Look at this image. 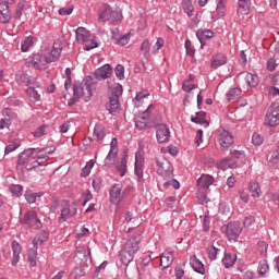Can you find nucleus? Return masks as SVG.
Masks as SVG:
<instances>
[{
	"label": "nucleus",
	"mask_w": 279,
	"mask_h": 279,
	"mask_svg": "<svg viewBox=\"0 0 279 279\" xmlns=\"http://www.w3.org/2000/svg\"><path fill=\"white\" fill-rule=\"evenodd\" d=\"M141 233H134L124 244L122 250L120 251L119 258L122 265H130L132 260H134V256H136V252L141 250Z\"/></svg>",
	"instance_id": "obj_1"
},
{
	"label": "nucleus",
	"mask_w": 279,
	"mask_h": 279,
	"mask_svg": "<svg viewBox=\"0 0 279 279\" xmlns=\"http://www.w3.org/2000/svg\"><path fill=\"white\" fill-rule=\"evenodd\" d=\"M156 110V105L150 104L147 109L134 119L135 128L137 130H151L158 125V121L151 120V114Z\"/></svg>",
	"instance_id": "obj_2"
},
{
	"label": "nucleus",
	"mask_w": 279,
	"mask_h": 279,
	"mask_svg": "<svg viewBox=\"0 0 279 279\" xmlns=\"http://www.w3.org/2000/svg\"><path fill=\"white\" fill-rule=\"evenodd\" d=\"M123 95V85L118 84L113 88L109 87V104L106 105V109L110 114H114V112H119L121 108V102H119V98Z\"/></svg>",
	"instance_id": "obj_3"
},
{
	"label": "nucleus",
	"mask_w": 279,
	"mask_h": 279,
	"mask_svg": "<svg viewBox=\"0 0 279 279\" xmlns=\"http://www.w3.org/2000/svg\"><path fill=\"white\" fill-rule=\"evenodd\" d=\"M75 34L77 43H82L83 45H85L86 51H90V49H96V47H99V45L95 40V36L90 34V31L84 27H78L75 31Z\"/></svg>",
	"instance_id": "obj_4"
},
{
	"label": "nucleus",
	"mask_w": 279,
	"mask_h": 279,
	"mask_svg": "<svg viewBox=\"0 0 279 279\" xmlns=\"http://www.w3.org/2000/svg\"><path fill=\"white\" fill-rule=\"evenodd\" d=\"M157 165V173L163 180H171L173 178V166H171V161L165 158L163 156L156 158Z\"/></svg>",
	"instance_id": "obj_5"
},
{
	"label": "nucleus",
	"mask_w": 279,
	"mask_h": 279,
	"mask_svg": "<svg viewBox=\"0 0 279 279\" xmlns=\"http://www.w3.org/2000/svg\"><path fill=\"white\" fill-rule=\"evenodd\" d=\"M221 231L225 232L229 241L236 243V241H239V236H241V232H243V227H241V222H229L227 226L221 228Z\"/></svg>",
	"instance_id": "obj_6"
},
{
	"label": "nucleus",
	"mask_w": 279,
	"mask_h": 279,
	"mask_svg": "<svg viewBox=\"0 0 279 279\" xmlns=\"http://www.w3.org/2000/svg\"><path fill=\"white\" fill-rule=\"evenodd\" d=\"M73 95L78 99H84V101H90L93 97V86L88 83H81L73 85Z\"/></svg>",
	"instance_id": "obj_7"
},
{
	"label": "nucleus",
	"mask_w": 279,
	"mask_h": 279,
	"mask_svg": "<svg viewBox=\"0 0 279 279\" xmlns=\"http://www.w3.org/2000/svg\"><path fill=\"white\" fill-rule=\"evenodd\" d=\"M12 5L14 0H0V23L8 25L12 21Z\"/></svg>",
	"instance_id": "obj_8"
},
{
	"label": "nucleus",
	"mask_w": 279,
	"mask_h": 279,
	"mask_svg": "<svg viewBox=\"0 0 279 279\" xmlns=\"http://www.w3.org/2000/svg\"><path fill=\"white\" fill-rule=\"evenodd\" d=\"M61 54H62V40L60 39H57L53 43L52 49H46L44 53L48 64H51V62H58V60H60Z\"/></svg>",
	"instance_id": "obj_9"
},
{
	"label": "nucleus",
	"mask_w": 279,
	"mask_h": 279,
	"mask_svg": "<svg viewBox=\"0 0 279 279\" xmlns=\"http://www.w3.org/2000/svg\"><path fill=\"white\" fill-rule=\"evenodd\" d=\"M98 21H100V23H106V21H110V23H119L121 22V13H119V11H113L110 5L105 4Z\"/></svg>",
	"instance_id": "obj_10"
},
{
	"label": "nucleus",
	"mask_w": 279,
	"mask_h": 279,
	"mask_svg": "<svg viewBox=\"0 0 279 279\" xmlns=\"http://www.w3.org/2000/svg\"><path fill=\"white\" fill-rule=\"evenodd\" d=\"M218 143L221 151H228L234 145V136L226 129H219Z\"/></svg>",
	"instance_id": "obj_11"
},
{
	"label": "nucleus",
	"mask_w": 279,
	"mask_h": 279,
	"mask_svg": "<svg viewBox=\"0 0 279 279\" xmlns=\"http://www.w3.org/2000/svg\"><path fill=\"white\" fill-rule=\"evenodd\" d=\"M265 125L269 128H276L279 125V105H271L265 116Z\"/></svg>",
	"instance_id": "obj_12"
},
{
	"label": "nucleus",
	"mask_w": 279,
	"mask_h": 279,
	"mask_svg": "<svg viewBox=\"0 0 279 279\" xmlns=\"http://www.w3.org/2000/svg\"><path fill=\"white\" fill-rule=\"evenodd\" d=\"M77 214V205L75 204H69V201L62 202V209H61V216L59 218V221H66L68 219H71V217H75Z\"/></svg>",
	"instance_id": "obj_13"
},
{
	"label": "nucleus",
	"mask_w": 279,
	"mask_h": 279,
	"mask_svg": "<svg viewBox=\"0 0 279 279\" xmlns=\"http://www.w3.org/2000/svg\"><path fill=\"white\" fill-rule=\"evenodd\" d=\"M28 66H34V69H38L39 71H45L49 61H47V57L45 54L35 53L32 56L31 60L27 61Z\"/></svg>",
	"instance_id": "obj_14"
},
{
	"label": "nucleus",
	"mask_w": 279,
	"mask_h": 279,
	"mask_svg": "<svg viewBox=\"0 0 279 279\" xmlns=\"http://www.w3.org/2000/svg\"><path fill=\"white\" fill-rule=\"evenodd\" d=\"M123 185L116 183L111 186L109 191L110 202L113 206H119L121 204V198L123 197Z\"/></svg>",
	"instance_id": "obj_15"
},
{
	"label": "nucleus",
	"mask_w": 279,
	"mask_h": 279,
	"mask_svg": "<svg viewBox=\"0 0 279 279\" xmlns=\"http://www.w3.org/2000/svg\"><path fill=\"white\" fill-rule=\"evenodd\" d=\"M23 223H26V226H29L31 228H36L37 230L43 228V223L34 210H29L24 215Z\"/></svg>",
	"instance_id": "obj_16"
},
{
	"label": "nucleus",
	"mask_w": 279,
	"mask_h": 279,
	"mask_svg": "<svg viewBox=\"0 0 279 279\" xmlns=\"http://www.w3.org/2000/svg\"><path fill=\"white\" fill-rule=\"evenodd\" d=\"M155 128H157L156 136L158 143H169V138H171V132L169 131V126H167L166 124H160V122H158Z\"/></svg>",
	"instance_id": "obj_17"
},
{
	"label": "nucleus",
	"mask_w": 279,
	"mask_h": 279,
	"mask_svg": "<svg viewBox=\"0 0 279 279\" xmlns=\"http://www.w3.org/2000/svg\"><path fill=\"white\" fill-rule=\"evenodd\" d=\"M15 81L19 84V86H39V83L36 81V78L32 81V77L25 72H19L15 75Z\"/></svg>",
	"instance_id": "obj_18"
},
{
	"label": "nucleus",
	"mask_w": 279,
	"mask_h": 279,
	"mask_svg": "<svg viewBox=\"0 0 279 279\" xmlns=\"http://www.w3.org/2000/svg\"><path fill=\"white\" fill-rule=\"evenodd\" d=\"M112 75V66L110 64H105L100 68H98L95 71V77L96 80H108Z\"/></svg>",
	"instance_id": "obj_19"
},
{
	"label": "nucleus",
	"mask_w": 279,
	"mask_h": 279,
	"mask_svg": "<svg viewBox=\"0 0 279 279\" xmlns=\"http://www.w3.org/2000/svg\"><path fill=\"white\" fill-rule=\"evenodd\" d=\"M228 63V57L225 53L218 52L211 57L210 66L211 69H219L223 64Z\"/></svg>",
	"instance_id": "obj_20"
},
{
	"label": "nucleus",
	"mask_w": 279,
	"mask_h": 279,
	"mask_svg": "<svg viewBox=\"0 0 279 279\" xmlns=\"http://www.w3.org/2000/svg\"><path fill=\"white\" fill-rule=\"evenodd\" d=\"M213 36H214V33L210 29H198L196 32V37L201 43V49H204V47H206V40H210Z\"/></svg>",
	"instance_id": "obj_21"
},
{
	"label": "nucleus",
	"mask_w": 279,
	"mask_h": 279,
	"mask_svg": "<svg viewBox=\"0 0 279 279\" xmlns=\"http://www.w3.org/2000/svg\"><path fill=\"white\" fill-rule=\"evenodd\" d=\"M11 247H12V252H13L11 265L13 267H16V265H19V260H21V252L23 248L21 247V244L19 242H16V240H14L11 243Z\"/></svg>",
	"instance_id": "obj_22"
},
{
	"label": "nucleus",
	"mask_w": 279,
	"mask_h": 279,
	"mask_svg": "<svg viewBox=\"0 0 279 279\" xmlns=\"http://www.w3.org/2000/svg\"><path fill=\"white\" fill-rule=\"evenodd\" d=\"M190 265L192 269L196 271V274H201V276H204L206 274V268L204 267L202 260L197 258V256L194 255L190 258Z\"/></svg>",
	"instance_id": "obj_23"
},
{
	"label": "nucleus",
	"mask_w": 279,
	"mask_h": 279,
	"mask_svg": "<svg viewBox=\"0 0 279 279\" xmlns=\"http://www.w3.org/2000/svg\"><path fill=\"white\" fill-rule=\"evenodd\" d=\"M206 111H198L195 116H191L192 123H197L198 125H203V128H208L210 123L206 120Z\"/></svg>",
	"instance_id": "obj_24"
},
{
	"label": "nucleus",
	"mask_w": 279,
	"mask_h": 279,
	"mask_svg": "<svg viewBox=\"0 0 279 279\" xmlns=\"http://www.w3.org/2000/svg\"><path fill=\"white\" fill-rule=\"evenodd\" d=\"M215 178L210 174H202L197 180V186L199 189H210L211 184H214Z\"/></svg>",
	"instance_id": "obj_25"
},
{
	"label": "nucleus",
	"mask_w": 279,
	"mask_h": 279,
	"mask_svg": "<svg viewBox=\"0 0 279 279\" xmlns=\"http://www.w3.org/2000/svg\"><path fill=\"white\" fill-rule=\"evenodd\" d=\"M34 149L35 148H27L24 151H22L19 157H17V167H23L25 166V162L34 156Z\"/></svg>",
	"instance_id": "obj_26"
},
{
	"label": "nucleus",
	"mask_w": 279,
	"mask_h": 279,
	"mask_svg": "<svg viewBox=\"0 0 279 279\" xmlns=\"http://www.w3.org/2000/svg\"><path fill=\"white\" fill-rule=\"evenodd\" d=\"M252 7V0H239L238 1V14L247 15Z\"/></svg>",
	"instance_id": "obj_27"
},
{
	"label": "nucleus",
	"mask_w": 279,
	"mask_h": 279,
	"mask_svg": "<svg viewBox=\"0 0 279 279\" xmlns=\"http://www.w3.org/2000/svg\"><path fill=\"white\" fill-rule=\"evenodd\" d=\"M36 40L37 39L34 36H28L23 39L21 43V51H23V53H27V51H29V49L36 45Z\"/></svg>",
	"instance_id": "obj_28"
},
{
	"label": "nucleus",
	"mask_w": 279,
	"mask_h": 279,
	"mask_svg": "<svg viewBox=\"0 0 279 279\" xmlns=\"http://www.w3.org/2000/svg\"><path fill=\"white\" fill-rule=\"evenodd\" d=\"M38 86L36 85H29L26 89V95L29 99V101H33V104H36L40 99V94H38V90H36Z\"/></svg>",
	"instance_id": "obj_29"
},
{
	"label": "nucleus",
	"mask_w": 279,
	"mask_h": 279,
	"mask_svg": "<svg viewBox=\"0 0 279 279\" xmlns=\"http://www.w3.org/2000/svg\"><path fill=\"white\" fill-rule=\"evenodd\" d=\"M160 265L163 267V269H167L168 267H171L173 265V253L166 252L161 255Z\"/></svg>",
	"instance_id": "obj_30"
},
{
	"label": "nucleus",
	"mask_w": 279,
	"mask_h": 279,
	"mask_svg": "<svg viewBox=\"0 0 279 279\" xmlns=\"http://www.w3.org/2000/svg\"><path fill=\"white\" fill-rule=\"evenodd\" d=\"M94 138L95 141H101L102 138H106V126L104 124L98 123L94 128Z\"/></svg>",
	"instance_id": "obj_31"
},
{
	"label": "nucleus",
	"mask_w": 279,
	"mask_h": 279,
	"mask_svg": "<svg viewBox=\"0 0 279 279\" xmlns=\"http://www.w3.org/2000/svg\"><path fill=\"white\" fill-rule=\"evenodd\" d=\"M135 175H137L138 180H143V157L135 155Z\"/></svg>",
	"instance_id": "obj_32"
},
{
	"label": "nucleus",
	"mask_w": 279,
	"mask_h": 279,
	"mask_svg": "<svg viewBox=\"0 0 279 279\" xmlns=\"http://www.w3.org/2000/svg\"><path fill=\"white\" fill-rule=\"evenodd\" d=\"M56 151L54 148H41L37 151L36 159L37 160H49V155L53 154Z\"/></svg>",
	"instance_id": "obj_33"
},
{
	"label": "nucleus",
	"mask_w": 279,
	"mask_h": 279,
	"mask_svg": "<svg viewBox=\"0 0 279 279\" xmlns=\"http://www.w3.org/2000/svg\"><path fill=\"white\" fill-rule=\"evenodd\" d=\"M118 154L119 151H117L116 149H110L105 158V167H112L117 160Z\"/></svg>",
	"instance_id": "obj_34"
},
{
	"label": "nucleus",
	"mask_w": 279,
	"mask_h": 279,
	"mask_svg": "<svg viewBox=\"0 0 279 279\" xmlns=\"http://www.w3.org/2000/svg\"><path fill=\"white\" fill-rule=\"evenodd\" d=\"M245 82L247 84V86H250L251 88H254L256 86H258V75L253 74V73H247L245 76Z\"/></svg>",
	"instance_id": "obj_35"
},
{
	"label": "nucleus",
	"mask_w": 279,
	"mask_h": 279,
	"mask_svg": "<svg viewBox=\"0 0 279 279\" xmlns=\"http://www.w3.org/2000/svg\"><path fill=\"white\" fill-rule=\"evenodd\" d=\"M248 191L252 193V197H260V185L256 181H251L248 184Z\"/></svg>",
	"instance_id": "obj_36"
},
{
	"label": "nucleus",
	"mask_w": 279,
	"mask_h": 279,
	"mask_svg": "<svg viewBox=\"0 0 279 279\" xmlns=\"http://www.w3.org/2000/svg\"><path fill=\"white\" fill-rule=\"evenodd\" d=\"M236 263V256L231 255V254H225V257L222 258V265L227 268L230 269Z\"/></svg>",
	"instance_id": "obj_37"
},
{
	"label": "nucleus",
	"mask_w": 279,
	"mask_h": 279,
	"mask_svg": "<svg viewBox=\"0 0 279 279\" xmlns=\"http://www.w3.org/2000/svg\"><path fill=\"white\" fill-rule=\"evenodd\" d=\"M38 256V246L28 250V262L32 267H36V258Z\"/></svg>",
	"instance_id": "obj_38"
},
{
	"label": "nucleus",
	"mask_w": 279,
	"mask_h": 279,
	"mask_svg": "<svg viewBox=\"0 0 279 279\" xmlns=\"http://www.w3.org/2000/svg\"><path fill=\"white\" fill-rule=\"evenodd\" d=\"M242 90L239 87H233L229 89L227 93V99L228 101H233V99H239V96L241 95Z\"/></svg>",
	"instance_id": "obj_39"
},
{
	"label": "nucleus",
	"mask_w": 279,
	"mask_h": 279,
	"mask_svg": "<svg viewBox=\"0 0 279 279\" xmlns=\"http://www.w3.org/2000/svg\"><path fill=\"white\" fill-rule=\"evenodd\" d=\"M3 114H5L9 118L0 120V130H5V128H10V125H12V122H10V109H4Z\"/></svg>",
	"instance_id": "obj_40"
},
{
	"label": "nucleus",
	"mask_w": 279,
	"mask_h": 279,
	"mask_svg": "<svg viewBox=\"0 0 279 279\" xmlns=\"http://www.w3.org/2000/svg\"><path fill=\"white\" fill-rule=\"evenodd\" d=\"M216 12H217L218 19H222V16H226V2L225 1L217 0Z\"/></svg>",
	"instance_id": "obj_41"
},
{
	"label": "nucleus",
	"mask_w": 279,
	"mask_h": 279,
	"mask_svg": "<svg viewBox=\"0 0 279 279\" xmlns=\"http://www.w3.org/2000/svg\"><path fill=\"white\" fill-rule=\"evenodd\" d=\"M220 165L222 166V169H236L238 165L236 161H234V158H225Z\"/></svg>",
	"instance_id": "obj_42"
},
{
	"label": "nucleus",
	"mask_w": 279,
	"mask_h": 279,
	"mask_svg": "<svg viewBox=\"0 0 279 279\" xmlns=\"http://www.w3.org/2000/svg\"><path fill=\"white\" fill-rule=\"evenodd\" d=\"M117 170L119 171L121 178L128 173V159L123 157L121 162L117 166Z\"/></svg>",
	"instance_id": "obj_43"
},
{
	"label": "nucleus",
	"mask_w": 279,
	"mask_h": 279,
	"mask_svg": "<svg viewBox=\"0 0 279 279\" xmlns=\"http://www.w3.org/2000/svg\"><path fill=\"white\" fill-rule=\"evenodd\" d=\"M10 193L14 195L15 197H21L23 195V186L20 184H12L9 186Z\"/></svg>",
	"instance_id": "obj_44"
},
{
	"label": "nucleus",
	"mask_w": 279,
	"mask_h": 279,
	"mask_svg": "<svg viewBox=\"0 0 279 279\" xmlns=\"http://www.w3.org/2000/svg\"><path fill=\"white\" fill-rule=\"evenodd\" d=\"M114 73H116V77H118V80H124L125 78V68L123 66V64L116 65Z\"/></svg>",
	"instance_id": "obj_45"
},
{
	"label": "nucleus",
	"mask_w": 279,
	"mask_h": 279,
	"mask_svg": "<svg viewBox=\"0 0 279 279\" xmlns=\"http://www.w3.org/2000/svg\"><path fill=\"white\" fill-rule=\"evenodd\" d=\"M258 271L259 276H265V274L269 271V264L267 263V260L263 259L259 262Z\"/></svg>",
	"instance_id": "obj_46"
},
{
	"label": "nucleus",
	"mask_w": 279,
	"mask_h": 279,
	"mask_svg": "<svg viewBox=\"0 0 279 279\" xmlns=\"http://www.w3.org/2000/svg\"><path fill=\"white\" fill-rule=\"evenodd\" d=\"M183 10L186 12L187 16H193V3L191 0H183Z\"/></svg>",
	"instance_id": "obj_47"
},
{
	"label": "nucleus",
	"mask_w": 279,
	"mask_h": 279,
	"mask_svg": "<svg viewBox=\"0 0 279 279\" xmlns=\"http://www.w3.org/2000/svg\"><path fill=\"white\" fill-rule=\"evenodd\" d=\"M147 97H149V92L148 90H142V92L136 94L133 101H137V104H143V100Z\"/></svg>",
	"instance_id": "obj_48"
},
{
	"label": "nucleus",
	"mask_w": 279,
	"mask_h": 279,
	"mask_svg": "<svg viewBox=\"0 0 279 279\" xmlns=\"http://www.w3.org/2000/svg\"><path fill=\"white\" fill-rule=\"evenodd\" d=\"M230 154L231 158H233L234 160H243V158H245V153L242 150L231 149Z\"/></svg>",
	"instance_id": "obj_49"
},
{
	"label": "nucleus",
	"mask_w": 279,
	"mask_h": 279,
	"mask_svg": "<svg viewBox=\"0 0 279 279\" xmlns=\"http://www.w3.org/2000/svg\"><path fill=\"white\" fill-rule=\"evenodd\" d=\"M113 40L116 45H128V43H130V35H121L119 38H114Z\"/></svg>",
	"instance_id": "obj_50"
},
{
	"label": "nucleus",
	"mask_w": 279,
	"mask_h": 279,
	"mask_svg": "<svg viewBox=\"0 0 279 279\" xmlns=\"http://www.w3.org/2000/svg\"><path fill=\"white\" fill-rule=\"evenodd\" d=\"M207 253L210 260H217V254H219V248L210 246L207 248Z\"/></svg>",
	"instance_id": "obj_51"
},
{
	"label": "nucleus",
	"mask_w": 279,
	"mask_h": 279,
	"mask_svg": "<svg viewBox=\"0 0 279 279\" xmlns=\"http://www.w3.org/2000/svg\"><path fill=\"white\" fill-rule=\"evenodd\" d=\"M162 47H165V39L159 37L157 38L156 44L153 46V53H158Z\"/></svg>",
	"instance_id": "obj_52"
},
{
	"label": "nucleus",
	"mask_w": 279,
	"mask_h": 279,
	"mask_svg": "<svg viewBox=\"0 0 279 279\" xmlns=\"http://www.w3.org/2000/svg\"><path fill=\"white\" fill-rule=\"evenodd\" d=\"M102 182L101 177H95L92 182L94 191H100Z\"/></svg>",
	"instance_id": "obj_53"
},
{
	"label": "nucleus",
	"mask_w": 279,
	"mask_h": 279,
	"mask_svg": "<svg viewBox=\"0 0 279 279\" xmlns=\"http://www.w3.org/2000/svg\"><path fill=\"white\" fill-rule=\"evenodd\" d=\"M185 49H186L187 56H191V58L195 56V47H193V44H191V40H185Z\"/></svg>",
	"instance_id": "obj_54"
},
{
	"label": "nucleus",
	"mask_w": 279,
	"mask_h": 279,
	"mask_svg": "<svg viewBox=\"0 0 279 279\" xmlns=\"http://www.w3.org/2000/svg\"><path fill=\"white\" fill-rule=\"evenodd\" d=\"M21 147V144L19 143H13V144H9L5 148H4V154H12V151H16V149H19Z\"/></svg>",
	"instance_id": "obj_55"
},
{
	"label": "nucleus",
	"mask_w": 279,
	"mask_h": 279,
	"mask_svg": "<svg viewBox=\"0 0 279 279\" xmlns=\"http://www.w3.org/2000/svg\"><path fill=\"white\" fill-rule=\"evenodd\" d=\"M256 219L254 218V216H248L246 218H244L243 225L244 228H252V226H254Z\"/></svg>",
	"instance_id": "obj_56"
},
{
	"label": "nucleus",
	"mask_w": 279,
	"mask_h": 279,
	"mask_svg": "<svg viewBox=\"0 0 279 279\" xmlns=\"http://www.w3.org/2000/svg\"><path fill=\"white\" fill-rule=\"evenodd\" d=\"M252 143L253 145H263V136H260V134L258 133H254L252 136Z\"/></svg>",
	"instance_id": "obj_57"
},
{
	"label": "nucleus",
	"mask_w": 279,
	"mask_h": 279,
	"mask_svg": "<svg viewBox=\"0 0 279 279\" xmlns=\"http://www.w3.org/2000/svg\"><path fill=\"white\" fill-rule=\"evenodd\" d=\"M141 50L144 51L145 58H147V56H149V40L146 39L142 43Z\"/></svg>",
	"instance_id": "obj_58"
},
{
	"label": "nucleus",
	"mask_w": 279,
	"mask_h": 279,
	"mask_svg": "<svg viewBox=\"0 0 279 279\" xmlns=\"http://www.w3.org/2000/svg\"><path fill=\"white\" fill-rule=\"evenodd\" d=\"M165 189H169V186H173V189H180V183L178 180L173 179L171 181L165 182L163 183Z\"/></svg>",
	"instance_id": "obj_59"
},
{
	"label": "nucleus",
	"mask_w": 279,
	"mask_h": 279,
	"mask_svg": "<svg viewBox=\"0 0 279 279\" xmlns=\"http://www.w3.org/2000/svg\"><path fill=\"white\" fill-rule=\"evenodd\" d=\"M60 16H69L73 14V7L62 8L59 10Z\"/></svg>",
	"instance_id": "obj_60"
},
{
	"label": "nucleus",
	"mask_w": 279,
	"mask_h": 279,
	"mask_svg": "<svg viewBox=\"0 0 279 279\" xmlns=\"http://www.w3.org/2000/svg\"><path fill=\"white\" fill-rule=\"evenodd\" d=\"M195 88H197V85L195 84H189L186 82L182 84V90L185 93H191V90H195Z\"/></svg>",
	"instance_id": "obj_61"
},
{
	"label": "nucleus",
	"mask_w": 279,
	"mask_h": 279,
	"mask_svg": "<svg viewBox=\"0 0 279 279\" xmlns=\"http://www.w3.org/2000/svg\"><path fill=\"white\" fill-rule=\"evenodd\" d=\"M41 162L43 161L35 160V161L26 165L27 171H32L33 169H38V167H40Z\"/></svg>",
	"instance_id": "obj_62"
},
{
	"label": "nucleus",
	"mask_w": 279,
	"mask_h": 279,
	"mask_svg": "<svg viewBox=\"0 0 279 279\" xmlns=\"http://www.w3.org/2000/svg\"><path fill=\"white\" fill-rule=\"evenodd\" d=\"M25 199H26V202H28V204L36 203V193H26Z\"/></svg>",
	"instance_id": "obj_63"
},
{
	"label": "nucleus",
	"mask_w": 279,
	"mask_h": 279,
	"mask_svg": "<svg viewBox=\"0 0 279 279\" xmlns=\"http://www.w3.org/2000/svg\"><path fill=\"white\" fill-rule=\"evenodd\" d=\"M267 69H268V71H276V59L270 58L267 61Z\"/></svg>",
	"instance_id": "obj_64"
}]
</instances>
